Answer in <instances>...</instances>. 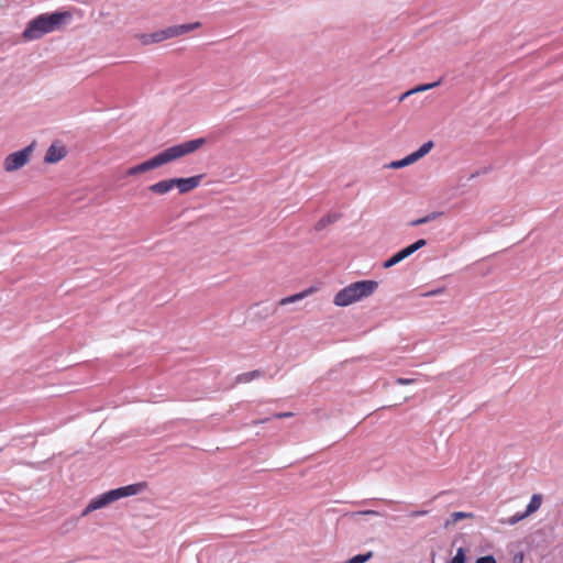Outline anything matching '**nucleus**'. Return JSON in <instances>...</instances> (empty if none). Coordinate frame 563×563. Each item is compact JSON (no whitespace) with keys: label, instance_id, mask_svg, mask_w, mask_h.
<instances>
[{"label":"nucleus","instance_id":"f8f14e48","mask_svg":"<svg viewBox=\"0 0 563 563\" xmlns=\"http://www.w3.org/2000/svg\"><path fill=\"white\" fill-rule=\"evenodd\" d=\"M410 255L411 254H410L408 247H405V249L400 250L399 252H397L396 254H394L388 260H386L383 263V267L390 268V267L395 266L396 264L400 263L401 261H404L405 258L409 257Z\"/></svg>","mask_w":563,"mask_h":563},{"label":"nucleus","instance_id":"f3484780","mask_svg":"<svg viewBox=\"0 0 563 563\" xmlns=\"http://www.w3.org/2000/svg\"><path fill=\"white\" fill-rule=\"evenodd\" d=\"M541 504H542V496L540 494L532 495V497L527 506V509L525 511L527 514V516L537 511L541 507Z\"/></svg>","mask_w":563,"mask_h":563},{"label":"nucleus","instance_id":"b1692460","mask_svg":"<svg viewBox=\"0 0 563 563\" xmlns=\"http://www.w3.org/2000/svg\"><path fill=\"white\" fill-rule=\"evenodd\" d=\"M426 245H427V241L424 239H419L415 243L408 245L407 247H408L410 254L412 255L415 252H417L418 250L422 249Z\"/></svg>","mask_w":563,"mask_h":563},{"label":"nucleus","instance_id":"20e7f679","mask_svg":"<svg viewBox=\"0 0 563 563\" xmlns=\"http://www.w3.org/2000/svg\"><path fill=\"white\" fill-rule=\"evenodd\" d=\"M378 288L376 280H357L338 291L333 303L338 307H346L353 302L369 297Z\"/></svg>","mask_w":563,"mask_h":563},{"label":"nucleus","instance_id":"a878e982","mask_svg":"<svg viewBox=\"0 0 563 563\" xmlns=\"http://www.w3.org/2000/svg\"><path fill=\"white\" fill-rule=\"evenodd\" d=\"M76 522H77V520L74 519V520H70V521H67V522L63 523V526H62L63 532H67L70 529H73L76 526Z\"/></svg>","mask_w":563,"mask_h":563},{"label":"nucleus","instance_id":"6e6552de","mask_svg":"<svg viewBox=\"0 0 563 563\" xmlns=\"http://www.w3.org/2000/svg\"><path fill=\"white\" fill-rule=\"evenodd\" d=\"M203 175H195L187 178H173L174 186L184 195L196 189L202 181Z\"/></svg>","mask_w":563,"mask_h":563},{"label":"nucleus","instance_id":"412c9836","mask_svg":"<svg viewBox=\"0 0 563 563\" xmlns=\"http://www.w3.org/2000/svg\"><path fill=\"white\" fill-rule=\"evenodd\" d=\"M373 553L369 551L364 554H357L347 560L345 563H365L372 558Z\"/></svg>","mask_w":563,"mask_h":563},{"label":"nucleus","instance_id":"423d86ee","mask_svg":"<svg viewBox=\"0 0 563 563\" xmlns=\"http://www.w3.org/2000/svg\"><path fill=\"white\" fill-rule=\"evenodd\" d=\"M33 148L34 143L20 151L9 154L4 159V169L7 172H14L23 167L30 161Z\"/></svg>","mask_w":563,"mask_h":563},{"label":"nucleus","instance_id":"2eb2a0df","mask_svg":"<svg viewBox=\"0 0 563 563\" xmlns=\"http://www.w3.org/2000/svg\"><path fill=\"white\" fill-rule=\"evenodd\" d=\"M474 515L472 512H465V511H455L450 515V517L445 521V527H449L451 525H455L457 521L465 519V518H473Z\"/></svg>","mask_w":563,"mask_h":563},{"label":"nucleus","instance_id":"4be33fe9","mask_svg":"<svg viewBox=\"0 0 563 563\" xmlns=\"http://www.w3.org/2000/svg\"><path fill=\"white\" fill-rule=\"evenodd\" d=\"M527 516V514L523 511V512H517L515 514L514 516L507 518L506 520H504L503 522L504 523H507L509 526H514L516 523H518L519 521L523 520Z\"/></svg>","mask_w":563,"mask_h":563},{"label":"nucleus","instance_id":"2f4dec72","mask_svg":"<svg viewBox=\"0 0 563 563\" xmlns=\"http://www.w3.org/2000/svg\"><path fill=\"white\" fill-rule=\"evenodd\" d=\"M358 514L364 516H380V514L376 510H363L360 511Z\"/></svg>","mask_w":563,"mask_h":563},{"label":"nucleus","instance_id":"393cba45","mask_svg":"<svg viewBox=\"0 0 563 563\" xmlns=\"http://www.w3.org/2000/svg\"><path fill=\"white\" fill-rule=\"evenodd\" d=\"M476 563H497L493 555L481 556L476 560Z\"/></svg>","mask_w":563,"mask_h":563},{"label":"nucleus","instance_id":"4468645a","mask_svg":"<svg viewBox=\"0 0 563 563\" xmlns=\"http://www.w3.org/2000/svg\"><path fill=\"white\" fill-rule=\"evenodd\" d=\"M416 161L413 159V156L411 154H409V155H407L406 157H404L401 159L393 161L389 164H386L385 168L399 169V168H404L406 166H409V165L413 164Z\"/></svg>","mask_w":563,"mask_h":563},{"label":"nucleus","instance_id":"ddd939ff","mask_svg":"<svg viewBox=\"0 0 563 563\" xmlns=\"http://www.w3.org/2000/svg\"><path fill=\"white\" fill-rule=\"evenodd\" d=\"M340 218H341L340 213H336V212L328 213V214L323 216L321 219H319V221L314 225V230L322 231L329 224L335 223L338 220H340Z\"/></svg>","mask_w":563,"mask_h":563},{"label":"nucleus","instance_id":"1a4fd4ad","mask_svg":"<svg viewBox=\"0 0 563 563\" xmlns=\"http://www.w3.org/2000/svg\"><path fill=\"white\" fill-rule=\"evenodd\" d=\"M67 155V150L64 145L53 143L46 151L44 161L48 164H54L62 161Z\"/></svg>","mask_w":563,"mask_h":563},{"label":"nucleus","instance_id":"f03ea898","mask_svg":"<svg viewBox=\"0 0 563 563\" xmlns=\"http://www.w3.org/2000/svg\"><path fill=\"white\" fill-rule=\"evenodd\" d=\"M66 19H70L68 12H53L40 14L32 19L23 31V37L33 41L38 40L62 26Z\"/></svg>","mask_w":563,"mask_h":563},{"label":"nucleus","instance_id":"a211bd4d","mask_svg":"<svg viewBox=\"0 0 563 563\" xmlns=\"http://www.w3.org/2000/svg\"><path fill=\"white\" fill-rule=\"evenodd\" d=\"M262 375L261 371L255 369L246 373H242L238 375L236 382L238 383H250L255 378H258Z\"/></svg>","mask_w":563,"mask_h":563},{"label":"nucleus","instance_id":"f704fd0d","mask_svg":"<svg viewBox=\"0 0 563 563\" xmlns=\"http://www.w3.org/2000/svg\"><path fill=\"white\" fill-rule=\"evenodd\" d=\"M442 290L441 289H438V290H433V291H429L426 294V296H433V295H438L440 294Z\"/></svg>","mask_w":563,"mask_h":563},{"label":"nucleus","instance_id":"6ab92c4d","mask_svg":"<svg viewBox=\"0 0 563 563\" xmlns=\"http://www.w3.org/2000/svg\"><path fill=\"white\" fill-rule=\"evenodd\" d=\"M440 84H441V80H438V81H434L431 84L419 85V86L410 89V92L417 93V92L427 91V90L438 87Z\"/></svg>","mask_w":563,"mask_h":563},{"label":"nucleus","instance_id":"bb28decb","mask_svg":"<svg viewBox=\"0 0 563 563\" xmlns=\"http://www.w3.org/2000/svg\"><path fill=\"white\" fill-rule=\"evenodd\" d=\"M294 413L290 411L287 412H277L272 416L273 419H283V418H289L292 417Z\"/></svg>","mask_w":563,"mask_h":563},{"label":"nucleus","instance_id":"39448f33","mask_svg":"<svg viewBox=\"0 0 563 563\" xmlns=\"http://www.w3.org/2000/svg\"><path fill=\"white\" fill-rule=\"evenodd\" d=\"M201 26L200 22H192V23H186V24H179V25H170L163 30H158L152 33L141 34L139 36L141 43L143 45H151L154 43H161L168 38H174L180 35H184L186 33H189L196 29H199Z\"/></svg>","mask_w":563,"mask_h":563},{"label":"nucleus","instance_id":"7c9ffc66","mask_svg":"<svg viewBox=\"0 0 563 563\" xmlns=\"http://www.w3.org/2000/svg\"><path fill=\"white\" fill-rule=\"evenodd\" d=\"M421 224H426L424 220H423V217L422 218H419V219H416V220H412L409 225L410 227H418V225H421Z\"/></svg>","mask_w":563,"mask_h":563},{"label":"nucleus","instance_id":"5701e85b","mask_svg":"<svg viewBox=\"0 0 563 563\" xmlns=\"http://www.w3.org/2000/svg\"><path fill=\"white\" fill-rule=\"evenodd\" d=\"M466 556H465V550L463 548H459L456 550L455 555L451 559L449 563H465Z\"/></svg>","mask_w":563,"mask_h":563},{"label":"nucleus","instance_id":"dca6fc26","mask_svg":"<svg viewBox=\"0 0 563 563\" xmlns=\"http://www.w3.org/2000/svg\"><path fill=\"white\" fill-rule=\"evenodd\" d=\"M434 146L433 141H428L423 143L417 151L412 152L411 155L413 156V159L417 162L423 156H426Z\"/></svg>","mask_w":563,"mask_h":563},{"label":"nucleus","instance_id":"aec40b11","mask_svg":"<svg viewBox=\"0 0 563 563\" xmlns=\"http://www.w3.org/2000/svg\"><path fill=\"white\" fill-rule=\"evenodd\" d=\"M307 294H308V291H302V292H299V294H296V295H292V296H289V297H285V298H283L280 300L279 303L282 306H285V305H288V303L301 300L302 298L306 297Z\"/></svg>","mask_w":563,"mask_h":563},{"label":"nucleus","instance_id":"0eeeda50","mask_svg":"<svg viewBox=\"0 0 563 563\" xmlns=\"http://www.w3.org/2000/svg\"><path fill=\"white\" fill-rule=\"evenodd\" d=\"M113 501H117V500L113 496L112 489L109 492H106L103 494H100L89 501V504L86 506V508L81 511L80 518L86 517L90 512L101 509Z\"/></svg>","mask_w":563,"mask_h":563},{"label":"nucleus","instance_id":"f257e3e1","mask_svg":"<svg viewBox=\"0 0 563 563\" xmlns=\"http://www.w3.org/2000/svg\"><path fill=\"white\" fill-rule=\"evenodd\" d=\"M205 144L206 139L198 137L169 146L163 150L162 152L157 153L153 157L148 158L147 161H144L135 166L128 168L125 175L135 176L158 168L163 165L169 164L178 158H181L186 155L196 152Z\"/></svg>","mask_w":563,"mask_h":563},{"label":"nucleus","instance_id":"72a5a7b5","mask_svg":"<svg viewBox=\"0 0 563 563\" xmlns=\"http://www.w3.org/2000/svg\"><path fill=\"white\" fill-rule=\"evenodd\" d=\"M410 95H413V92H410V90L406 91L405 93H402L399 98V101H402L405 100L407 97H409Z\"/></svg>","mask_w":563,"mask_h":563},{"label":"nucleus","instance_id":"9d476101","mask_svg":"<svg viewBox=\"0 0 563 563\" xmlns=\"http://www.w3.org/2000/svg\"><path fill=\"white\" fill-rule=\"evenodd\" d=\"M143 488L142 484H131L123 487H119L115 489H112L113 496L115 500H119L123 497L133 496L139 494Z\"/></svg>","mask_w":563,"mask_h":563},{"label":"nucleus","instance_id":"9b49d317","mask_svg":"<svg viewBox=\"0 0 563 563\" xmlns=\"http://www.w3.org/2000/svg\"><path fill=\"white\" fill-rule=\"evenodd\" d=\"M173 188H175L174 186V179L173 178H168V179H163L161 181H157L153 185H151L148 187V190L153 194H156V195H166L168 194Z\"/></svg>","mask_w":563,"mask_h":563},{"label":"nucleus","instance_id":"c85d7f7f","mask_svg":"<svg viewBox=\"0 0 563 563\" xmlns=\"http://www.w3.org/2000/svg\"><path fill=\"white\" fill-rule=\"evenodd\" d=\"M415 382H416V379H413V378L398 377L396 379V383L399 384V385H409V384H413Z\"/></svg>","mask_w":563,"mask_h":563},{"label":"nucleus","instance_id":"c756f323","mask_svg":"<svg viewBox=\"0 0 563 563\" xmlns=\"http://www.w3.org/2000/svg\"><path fill=\"white\" fill-rule=\"evenodd\" d=\"M428 510H413L409 514V517L411 518H418L428 515Z\"/></svg>","mask_w":563,"mask_h":563},{"label":"nucleus","instance_id":"cd10ccee","mask_svg":"<svg viewBox=\"0 0 563 563\" xmlns=\"http://www.w3.org/2000/svg\"><path fill=\"white\" fill-rule=\"evenodd\" d=\"M440 216H441L440 212H431V213L427 214L426 217H423V220H424L426 223H428L430 221L435 220Z\"/></svg>","mask_w":563,"mask_h":563},{"label":"nucleus","instance_id":"473e14b6","mask_svg":"<svg viewBox=\"0 0 563 563\" xmlns=\"http://www.w3.org/2000/svg\"><path fill=\"white\" fill-rule=\"evenodd\" d=\"M272 418H264V419H260V420H254L252 423L254 426H257V424H262V423H265L267 421H269Z\"/></svg>","mask_w":563,"mask_h":563},{"label":"nucleus","instance_id":"7ed1b4c3","mask_svg":"<svg viewBox=\"0 0 563 563\" xmlns=\"http://www.w3.org/2000/svg\"><path fill=\"white\" fill-rule=\"evenodd\" d=\"M66 19H70L68 12H53L40 14L32 19L23 31V37L33 41L38 40L62 26Z\"/></svg>","mask_w":563,"mask_h":563}]
</instances>
